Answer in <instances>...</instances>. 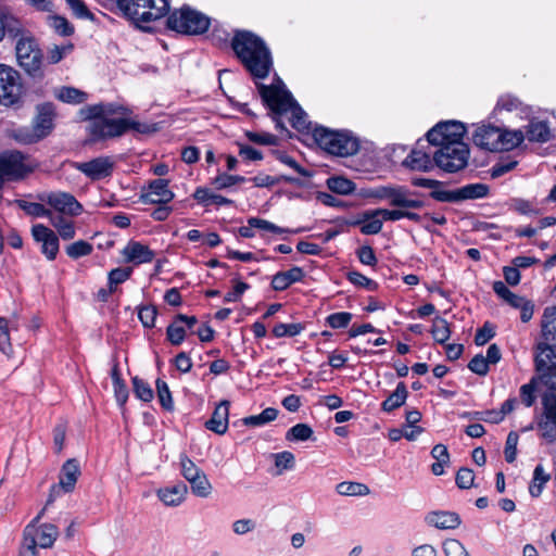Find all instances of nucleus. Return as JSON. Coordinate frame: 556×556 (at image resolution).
I'll return each instance as SVG.
<instances>
[{
    "instance_id": "423d86ee",
    "label": "nucleus",
    "mask_w": 556,
    "mask_h": 556,
    "mask_svg": "<svg viewBox=\"0 0 556 556\" xmlns=\"http://www.w3.org/2000/svg\"><path fill=\"white\" fill-rule=\"evenodd\" d=\"M311 174L301 166L295 160L288 155H280V194L283 193L289 198L292 193L287 189L286 185H294L298 198H306L309 188Z\"/></svg>"
},
{
    "instance_id": "72a5a7b5",
    "label": "nucleus",
    "mask_w": 556,
    "mask_h": 556,
    "mask_svg": "<svg viewBox=\"0 0 556 556\" xmlns=\"http://www.w3.org/2000/svg\"><path fill=\"white\" fill-rule=\"evenodd\" d=\"M18 324L16 319L9 320L0 317V351L9 354L12 352V344L10 340V330H17Z\"/></svg>"
},
{
    "instance_id": "c03bdc74",
    "label": "nucleus",
    "mask_w": 556,
    "mask_h": 556,
    "mask_svg": "<svg viewBox=\"0 0 556 556\" xmlns=\"http://www.w3.org/2000/svg\"><path fill=\"white\" fill-rule=\"evenodd\" d=\"M277 416H278L277 409L273 408V407H268V408L264 409L258 415H253V416L244 418L243 422L247 426H254V427L264 426L270 421H274L277 418Z\"/></svg>"
},
{
    "instance_id": "c756f323",
    "label": "nucleus",
    "mask_w": 556,
    "mask_h": 556,
    "mask_svg": "<svg viewBox=\"0 0 556 556\" xmlns=\"http://www.w3.org/2000/svg\"><path fill=\"white\" fill-rule=\"evenodd\" d=\"M53 94L58 101L68 104H79L89 100L87 92L70 86L55 88Z\"/></svg>"
},
{
    "instance_id": "473e14b6",
    "label": "nucleus",
    "mask_w": 556,
    "mask_h": 556,
    "mask_svg": "<svg viewBox=\"0 0 556 556\" xmlns=\"http://www.w3.org/2000/svg\"><path fill=\"white\" fill-rule=\"evenodd\" d=\"M408 391L404 382L397 383L394 392L388 396V399L381 404V408L384 412H392L406 402Z\"/></svg>"
},
{
    "instance_id": "49530a36",
    "label": "nucleus",
    "mask_w": 556,
    "mask_h": 556,
    "mask_svg": "<svg viewBox=\"0 0 556 556\" xmlns=\"http://www.w3.org/2000/svg\"><path fill=\"white\" fill-rule=\"evenodd\" d=\"M20 22L12 15L0 12V41L7 33L17 35Z\"/></svg>"
},
{
    "instance_id": "8fccbe9b",
    "label": "nucleus",
    "mask_w": 556,
    "mask_h": 556,
    "mask_svg": "<svg viewBox=\"0 0 556 556\" xmlns=\"http://www.w3.org/2000/svg\"><path fill=\"white\" fill-rule=\"evenodd\" d=\"M180 468L181 475L188 482L195 479L197 477L204 472L186 455L180 457Z\"/></svg>"
},
{
    "instance_id": "13d9d810",
    "label": "nucleus",
    "mask_w": 556,
    "mask_h": 556,
    "mask_svg": "<svg viewBox=\"0 0 556 556\" xmlns=\"http://www.w3.org/2000/svg\"><path fill=\"white\" fill-rule=\"evenodd\" d=\"M518 441L519 437L516 432L511 431L508 433L504 451L507 463H513L516 459Z\"/></svg>"
},
{
    "instance_id": "bf43d9fd",
    "label": "nucleus",
    "mask_w": 556,
    "mask_h": 556,
    "mask_svg": "<svg viewBox=\"0 0 556 556\" xmlns=\"http://www.w3.org/2000/svg\"><path fill=\"white\" fill-rule=\"evenodd\" d=\"M352 319V314L348 312L333 313L327 317V323L331 328L339 329L346 327Z\"/></svg>"
},
{
    "instance_id": "e433bc0d",
    "label": "nucleus",
    "mask_w": 556,
    "mask_h": 556,
    "mask_svg": "<svg viewBox=\"0 0 556 556\" xmlns=\"http://www.w3.org/2000/svg\"><path fill=\"white\" fill-rule=\"evenodd\" d=\"M336 491L342 496H366L369 494V488L361 482L343 481L336 485Z\"/></svg>"
},
{
    "instance_id": "c85d7f7f",
    "label": "nucleus",
    "mask_w": 556,
    "mask_h": 556,
    "mask_svg": "<svg viewBox=\"0 0 556 556\" xmlns=\"http://www.w3.org/2000/svg\"><path fill=\"white\" fill-rule=\"evenodd\" d=\"M357 224L361 226V231L364 235H376L382 229V214L378 213V208L366 211L362 214V217L357 220Z\"/></svg>"
},
{
    "instance_id": "6e6552de",
    "label": "nucleus",
    "mask_w": 556,
    "mask_h": 556,
    "mask_svg": "<svg viewBox=\"0 0 556 556\" xmlns=\"http://www.w3.org/2000/svg\"><path fill=\"white\" fill-rule=\"evenodd\" d=\"M45 515L42 508L38 515L25 527L23 541L35 548H50L59 536L58 528L52 523H39Z\"/></svg>"
},
{
    "instance_id": "f03ea898",
    "label": "nucleus",
    "mask_w": 556,
    "mask_h": 556,
    "mask_svg": "<svg viewBox=\"0 0 556 556\" xmlns=\"http://www.w3.org/2000/svg\"><path fill=\"white\" fill-rule=\"evenodd\" d=\"M106 108L89 106L80 111V117L89 121L87 131L93 141L117 138L128 130L139 134H151L157 130L155 124L141 123Z\"/></svg>"
},
{
    "instance_id": "37998d69",
    "label": "nucleus",
    "mask_w": 556,
    "mask_h": 556,
    "mask_svg": "<svg viewBox=\"0 0 556 556\" xmlns=\"http://www.w3.org/2000/svg\"><path fill=\"white\" fill-rule=\"evenodd\" d=\"M18 206L29 216L33 217H48L53 215L50 208H47L42 203L18 201Z\"/></svg>"
},
{
    "instance_id": "603ef678",
    "label": "nucleus",
    "mask_w": 556,
    "mask_h": 556,
    "mask_svg": "<svg viewBox=\"0 0 556 556\" xmlns=\"http://www.w3.org/2000/svg\"><path fill=\"white\" fill-rule=\"evenodd\" d=\"M156 392L162 407H164L167 410H172L174 407V403L169 388L165 381L161 379L156 380Z\"/></svg>"
},
{
    "instance_id": "ea45409f",
    "label": "nucleus",
    "mask_w": 556,
    "mask_h": 556,
    "mask_svg": "<svg viewBox=\"0 0 556 556\" xmlns=\"http://www.w3.org/2000/svg\"><path fill=\"white\" fill-rule=\"evenodd\" d=\"M193 198L203 204H215V205H225L230 203V201L219 194H216L214 192H211L206 188H198L194 193Z\"/></svg>"
},
{
    "instance_id": "f3484780",
    "label": "nucleus",
    "mask_w": 556,
    "mask_h": 556,
    "mask_svg": "<svg viewBox=\"0 0 556 556\" xmlns=\"http://www.w3.org/2000/svg\"><path fill=\"white\" fill-rule=\"evenodd\" d=\"M543 416L538 424L544 439L556 440V392L546 393L542 400Z\"/></svg>"
},
{
    "instance_id": "7ed1b4c3",
    "label": "nucleus",
    "mask_w": 556,
    "mask_h": 556,
    "mask_svg": "<svg viewBox=\"0 0 556 556\" xmlns=\"http://www.w3.org/2000/svg\"><path fill=\"white\" fill-rule=\"evenodd\" d=\"M313 138L320 149L336 156H351L359 150V139L348 129H331L316 125Z\"/></svg>"
},
{
    "instance_id": "58836bf2",
    "label": "nucleus",
    "mask_w": 556,
    "mask_h": 556,
    "mask_svg": "<svg viewBox=\"0 0 556 556\" xmlns=\"http://www.w3.org/2000/svg\"><path fill=\"white\" fill-rule=\"evenodd\" d=\"M189 483L191 492L198 497L207 498L213 492V485L204 472L189 481Z\"/></svg>"
},
{
    "instance_id": "a211bd4d",
    "label": "nucleus",
    "mask_w": 556,
    "mask_h": 556,
    "mask_svg": "<svg viewBox=\"0 0 556 556\" xmlns=\"http://www.w3.org/2000/svg\"><path fill=\"white\" fill-rule=\"evenodd\" d=\"M80 476V466L75 458L67 459L60 471L59 483L52 485L49 502L53 501V495H59L60 491L70 493L75 489L76 482Z\"/></svg>"
},
{
    "instance_id": "39448f33",
    "label": "nucleus",
    "mask_w": 556,
    "mask_h": 556,
    "mask_svg": "<svg viewBox=\"0 0 556 556\" xmlns=\"http://www.w3.org/2000/svg\"><path fill=\"white\" fill-rule=\"evenodd\" d=\"M119 10L136 24L150 23L165 16L168 0H119Z\"/></svg>"
},
{
    "instance_id": "4468645a",
    "label": "nucleus",
    "mask_w": 556,
    "mask_h": 556,
    "mask_svg": "<svg viewBox=\"0 0 556 556\" xmlns=\"http://www.w3.org/2000/svg\"><path fill=\"white\" fill-rule=\"evenodd\" d=\"M22 88L18 72L9 65L0 64V102L15 104L22 94Z\"/></svg>"
},
{
    "instance_id": "aec40b11",
    "label": "nucleus",
    "mask_w": 556,
    "mask_h": 556,
    "mask_svg": "<svg viewBox=\"0 0 556 556\" xmlns=\"http://www.w3.org/2000/svg\"><path fill=\"white\" fill-rule=\"evenodd\" d=\"M141 199L144 203L166 204L174 199V192L168 187L165 179H155L143 189Z\"/></svg>"
},
{
    "instance_id": "2eb2a0df",
    "label": "nucleus",
    "mask_w": 556,
    "mask_h": 556,
    "mask_svg": "<svg viewBox=\"0 0 556 556\" xmlns=\"http://www.w3.org/2000/svg\"><path fill=\"white\" fill-rule=\"evenodd\" d=\"M535 366L543 382L551 388H556V354L546 343L538 345Z\"/></svg>"
},
{
    "instance_id": "cd10ccee",
    "label": "nucleus",
    "mask_w": 556,
    "mask_h": 556,
    "mask_svg": "<svg viewBox=\"0 0 556 556\" xmlns=\"http://www.w3.org/2000/svg\"><path fill=\"white\" fill-rule=\"evenodd\" d=\"M228 417H229V402H220L210 420L206 421V428L214 431L217 434H223L228 429Z\"/></svg>"
},
{
    "instance_id": "a878e982",
    "label": "nucleus",
    "mask_w": 556,
    "mask_h": 556,
    "mask_svg": "<svg viewBox=\"0 0 556 556\" xmlns=\"http://www.w3.org/2000/svg\"><path fill=\"white\" fill-rule=\"evenodd\" d=\"M389 204L403 210L420 208L424 206V202L414 192L401 186H393Z\"/></svg>"
},
{
    "instance_id": "a19ab883",
    "label": "nucleus",
    "mask_w": 556,
    "mask_h": 556,
    "mask_svg": "<svg viewBox=\"0 0 556 556\" xmlns=\"http://www.w3.org/2000/svg\"><path fill=\"white\" fill-rule=\"evenodd\" d=\"M458 202L469 199H480L486 195L488 187L482 184H472L457 189Z\"/></svg>"
},
{
    "instance_id": "b1692460",
    "label": "nucleus",
    "mask_w": 556,
    "mask_h": 556,
    "mask_svg": "<svg viewBox=\"0 0 556 556\" xmlns=\"http://www.w3.org/2000/svg\"><path fill=\"white\" fill-rule=\"evenodd\" d=\"M157 498L167 507L180 506L188 494V488L179 482L173 485H166L156 490Z\"/></svg>"
},
{
    "instance_id": "f8f14e48",
    "label": "nucleus",
    "mask_w": 556,
    "mask_h": 556,
    "mask_svg": "<svg viewBox=\"0 0 556 556\" xmlns=\"http://www.w3.org/2000/svg\"><path fill=\"white\" fill-rule=\"evenodd\" d=\"M41 202L50 206L53 210L55 216H70L76 217L84 211L83 205L76 200V198L67 192L54 191L39 195Z\"/></svg>"
},
{
    "instance_id": "09e8293b",
    "label": "nucleus",
    "mask_w": 556,
    "mask_h": 556,
    "mask_svg": "<svg viewBox=\"0 0 556 556\" xmlns=\"http://www.w3.org/2000/svg\"><path fill=\"white\" fill-rule=\"evenodd\" d=\"M112 380H113V388H114V394L117 403L123 406L127 399H128V390L125 383L122 381L118 371L116 368L112 371Z\"/></svg>"
},
{
    "instance_id": "2f4dec72",
    "label": "nucleus",
    "mask_w": 556,
    "mask_h": 556,
    "mask_svg": "<svg viewBox=\"0 0 556 556\" xmlns=\"http://www.w3.org/2000/svg\"><path fill=\"white\" fill-rule=\"evenodd\" d=\"M542 333L544 339L556 349V307H547L543 315Z\"/></svg>"
},
{
    "instance_id": "f257e3e1",
    "label": "nucleus",
    "mask_w": 556,
    "mask_h": 556,
    "mask_svg": "<svg viewBox=\"0 0 556 556\" xmlns=\"http://www.w3.org/2000/svg\"><path fill=\"white\" fill-rule=\"evenodd\" d=\"M231 48L255 81L264 104H278V79L274 78L270 85L260 83L274 70L273 54L266 42L252 31L240 29L233 34Z\"/></svg>"
},
{
    "instance_id": "a18cd8bd",
    "label": "nucleus",
    "mask_w": 556,
    "mask_h": 556,
    "mask_svg": "<svg viewBox=\"0 0 556 556\" xmlns=\"http://www.w3.org/2000/svg\"><path fill=\"white\" fill-rule=\"evenodd\" d=\"M431 333L438 343L446 342L451 337V330L445 319L437 317L433 320Z\"/></svg>"
},
{
    "instance_id": "bb28decb",
    "label": "nucleus",
    "mask_w": 556,
    "mask_h": 556,
    "mask_svg": "<svg viewBox=\"0 0 556 556\" xmlns=\"http://www.w3.org/2000/svg\"><path fill=\"white\" fill-rule=\"evenodd\" d=\"M427 525L441 530L455 529L460 525V518L452 511H431L426 516Z\"/></svg>"
},
{
    "instance_id": "7c9ffc66",
    "label": "nucleus",
    "mask_w": 556,
    "mask_h": 556,
    "mask_svg": "<svg viewBox=\"0 0 556 556\" xmlns=\"http://www.w3.org/2000/svg\"><path fill=\"white\" fill-rule=\"evenodd\" d=\"M71 218L70 216H55V214L50 216V224L56 230L58 237L63 240H72L76 236L75 223Z\"/></svg>"
},
{
    "instance_id": "c9c22d12",
    "label": "nucleus",
    "mask_w": 556,
    "mask_h": 556,
    "mask_svg": "<svg viewBox=\"0 0 556 556\" xmlns=\"http://www.w3.org/2000/svg\"><path fill=\"white\" fill-rule=\"evenodd\" d=\"M551 476L549 473L545 472L542 465H538L534 468L533 477L529 485V493L532 497H539L545 484L549 481Z\"/></svg>"
},
{
    "instance_id": "ddd939ff",
    "label": "nucleus",
    "mask_w": 556,
    "mask_h": 556,
    "mask_svg": "<svg viewBox=\"0 0 556 556\" xmlns=\"http://www.w3.org/2000/svg\"><path fill=\"white\" fill-rule=\"evenodd\" d=\"M53 117L51 106H42L35 118L33 131L20 130L14 135L15 139L23 143H33L45 138L53 128Z\"/></svg>"
},
{
    "instance_id": "de8ad7c7",
    "label": "nucleus",
    "mask_w": 556,
    "mask_h": 556,
    "mask_svg": "<svg viewBox=\"0 0 556 556\" xmlns=\"http://www.w3.org/2000/svg\"><path fill=\"white\" fill-rule=\"evenodd\" d=\"M92 245L84 240H78L66 247V253L71 258H79L91 254Z\"/></svg>"
},
{
    "instance_id": "052dcab7",
    "label": "nucleus",
    "mask_w": 556,
    "mask_h": 556,
    "mask_svg": "<svg viewBox=\"0 0 556 556\" xmlns=\"http://www.w3.org/2000/svg\"><path fill=\"white\" fill-rule=\"evenodd\" d=\"M50 26L62 36H68L74 31L73 26L68 23L65 17L52 16L50 18Z\"/></svg>"
},
{
    "instance_id": "338daca9",
    "label": "nucleus",
    "mask_w": 556,
    "mask_h": 556,
    "mask_svg": "<svg viewBox=\"0 0 556 556\" xmlns=\"http://www.w3.org/2000/svg\"><path fill=\"white\" fill-rule=\"evenodd\" d=\"M73 14L78 18H91L92 14L83 0H65Z\"/></svg>"
},
{
    "instance_id": "9d476101",
    "label": "nucleus",
    "mask_w": 556,
    "mask_h": 556,
    "mask_svg": "<svg viewBox=\"0 0 556 556\" xmlns=\"http://www.w3.org/2000/svg\"><path fill=\"white\" fill-rule=\"evenodd\" d=\"M15 53L18 65L28 75H41L42 53L34 38L22 36L16 41Z\"/></svg>"
},
{
    "instance_id": "f704fd0d",
    "label": "nucleus",
    "mask_w": 556,
    "mask_h": 556,
    "mask_svg": "<svg viewBox=\"0 0 556 556\" xmlns=\"http://www.w3.org/2000/svg\"><path fill=\"white\" fill-rule=\"evenodd\" d=\"M527 138L530 141L546 142L551 138V129L543 121L530 122L527 130Z\"/></svg>"
},
{
    "instance_id": "5701e85b",
    "label": "nucleus",
    "mask_w": 556,
    "mask_h": 556,
    "mask_svg": "<svg viewBox=\"0 0 556 556\" xmlns=\"http://www.w3.org/2000/svg\"><path fill=\"white\" fill-rule=\"evenodd\" d=\"M122 255L127 263L140 265L144 263H151L155 257L154 251L148 245L130 240L122 250Z\"/></svg>"
},
{
    "instance_id": "3c124183",
    "label": "nucleus",
    "mask_w": 556,
    "mask_h": 556,
    "mask_svg": "<svg viewBox=\"0 0 556 556\" xmlns=\"http://www.w3.org/2000/svg\"><path fill=\"white\" fill-rule=\"evenodd\" d=\"M304 276L301 267L294 266L280 273V290L288 288L292 283L300 281Z\"/></svg>"
},
{
    "instance_id": "4be33fe9",
    "label": "nucleus",
    "mask_w": 556,
    "mask_h": 556,
    "mask_svg": "<svg viewBox=\"0 0 556 556\" xmlns=\"http://www.w3.org/2000/svg\"><path fill=\"white\" fill-rule=\"evenodd\" d=\"M198 324L194 316L178 315L167 327V339L174 345H179L185 340L187 332L192 331Z\"/></svg>"
},
{
    "instance_id": "dca6fc26",
    "label": "nucleus",
    "mask_w": 556,
    "mask_h": 556,
    "mask_svg": "<svg viewBox=\"0 0 556 556\" xmlns=\"http://www.w3.org/2000/svg\"><path fill=\"white\" fill-rule=\"evenodd\" d=\"M31 236L40 244V251L46 258L55 260L60 250V241L55 231L43 224H36L31 227Z\"/></svg>"
},
{
    "instance_id": "69168bd1",
    "label": "nucleus",
    "mask_w": 556,
    "mask_h": 556,
    "mask_svg": "<svg viewBox=\"0 0 556 556\" xmlns=\"http://www.w3.org/2000/svg\"><path fill=\"white\" fill-rule=\"evenodd\" d=\"M156 314L154 306H142L139 309L138 317L144 327L151 328L154 326Z\"/></svg>"
},
{
    "instance_id": "4c0bfd02",
    "label": "nucleus",
    "mask_w": 556,
    "mask_h": 556,
    "mask_svg": "<svg viewBox=\"0 0 556 556\" xmlns=\"http://www.w3.org/2000/svg\"><path fill=\"white\" fill-rule=\"evenodd\" d=\"M327 187L338 194L348 195L355 190V184L342 176H334L327 179Z\"/></svg>"
},
{
    "instance_id": "6ab92c4d",
    "label": "nucleus",
    "mask_w": 556,
    "mask_h": 556,
    "mask_svg": "<svg viewBox=\"0 0 556 556\" xmlns=\"http://www.w3.org/2000/svg\"><path fill=\"white\" fill-rule=\"evenodd\" d=\"M114 166L115 161L111 156H99L91 161L76 164V168L92 180L110 176Z\"/></svg>"
},
{
    "instance_id": "4d7b16f0",
    "label": "nucleus",
    "mask_w": 556,
    "mask_h": 556,
    "mask_svg": "<svg viewBox=\"0 0 556 556\" xmlns=\"http://www.w3.org/2000/svg\"><path fill=\"white\" fill-rule=\"evenodd\" d=\"M446 556H470L466 547L455 539H448L443 543Z\"/></svg>"
},
{
    "instance_id": "79ce46f5",
    "label": "nucleus",
    "mask_w": 556,
    "mask_h": 556,
    "mask_svg": "<svg viewBox=\"0 0 556 556\" xmlns=\"http://www.w3.org/2000/svg\"><path fill=\"white\" fill-rule=\"evenodd\" d=\"M313 429L306 424H296L286 432L289 442L307 441L313 435Z\"/></svg>"
},
{
    "instance_id": "393cba45",
    "label": "nucleus",
    "mask_w": 556,
    "mask_h": 556,
    "mask_svg": "<svg viewBox=\"0 0 556 556\" xmlns=\"http://www.w3.org/2000/svg\"><path fill=\"white\" fill-rule=\"evenodd\" d=\"M402 164L405 168L416 172H429L435 165L433 156L420 148L413 149Z\"/></svg>"
},
{
    "instance_id": "5fc2aeb1",
    "label": "nucleus",
    "mask_w": 556,
    "mask_h": 556,
    "mask_svg": "<svg viewBox=\"0 0 556 556\" xmlns=\"http://www.w3.org/2000/svg\"><path fill=\"white\" fill-rule=\"evenodd\" d=\"M134 392L136 396L144 402H150L153 399V391L150 386L142 379L135 377L132 379Z\"/></svg>"
},
{
    "instance_id": "774afa93",
    "label": "nucleus",
    "mask_w": 556,
    "mask_h": 556,
    "mask_svg": "<svg viewBox=\"0 0 556 556\" xmlns=\"http://www.w3.org/2000/svg\"><path fill=\"white\" fill-rule=\"evenodd\" d=\"M475 480V473L469 468H460L456 475V484L460 489H469L472 486Z\"/></svg>"
},
{
    "instance_id": "680f3d73",
    "label": "nucleus",
    "mask_w": 556,
    "mask_h": 556,
    "mask_svg": "<svg viewBox=\"0 0 556 556\" xmlns=\"http://www.w3.org/2000/svg\"><path fill=\"white\" fill-rule=\"evenodd\" d=\"M245 180L243 176L222 174L214 179V185L217 189H225Z\"/></svg>"
},
{
    "instance_id": "864d4df0",
    "label": "nucleus",
    "mask_w": 556,
    "mask_h": 556,
    "mask_svg": "<svg viewBox=\"0 0 556 556\" xmlns=\"http://www.w3.org/2000/svg\"><path fill=\"white\" fill-rule=\"evenodd\" d=\"M431 198L440 202H458V193L457 189L450 190L442 187L439 181V187H434V189L430 193Z\"/></svg>"
},
{
    "instance_id": "0eeeda50",
    "label": "nucleus",
    "mask_w": 556,
    "mask_h": 556,
    "mask_svg": "<svg viewBox=\"0 0 556 556\" xmlns=\"http://www.w3.org/2000/svg\"><path fill=\"white\" fill-rule=\"evenodd\" d=\"M210 24L208 16L190 7H182L172 12L167 18L170 29L185 35L203 34L208 29Z\"/></svg>"
},
{
    "instance_id": "9b49d317",
    "label": "nucleus",
    "mask_w": 556,
    "mask_h": 556,
    "mask_svg": "<svg viewBox=\"0 0 556 556\" xmlns=\"http://www.w3.org/2000/svg\"><path fill=\"white\" fill-rule=\"evenodd\" d=\"M469 160V148L466 143L453 144L437 149L433 153V161L435 165L446 172L456 173L464 169Z\"/></svg>"
},
{
    "instance_id": "1a4fd4ad",
    "label": "nucleus",
    "mask_w": 556,
    "mask_h": 556,
    "mask_svg": "<svg viewBox=\"0 0 556 556\" xmlns=\"http://www.w3.org/2000/svg\"><path fill=\"white\" fill-rule=\"evenodd\" d=\"M466 128L464 124L456 121L438 123L427 132V140L430 144L442 149L453 144H463Z\"/></svg>"
},
{
    "instance_id": "412c9836",
    "label": "nucleus",
    "mask_w": 556,
    "mask_h": 556,
    "mask_svg": "<svg viewBox=\"0 0 556 556\" xmlns=\"http://www.w3.org/2000/svg\"><path fill=\"white\" fill-rule=\"evenodd\" d=\"M280 118L286 119L296 131L313 135L315 126L312 125L302 106H280Z\"/></svg>"
},
{
    "instance_id": "20e7f679",
    "label": "nucleus",
    "mask_w": 556,
    "mask_h": 556,
    "mask_svg": "<svg viewBox=\"0 0 556 556\" xmlns=\"http://www.w3.org/2000/svg\"><path fill=\"white\" fill-rule=\"evenodd\" d=\"M472 137L478 147L492 152L513 150L525 140L521 130L504 129L490 124L477 126Z\"/></svg>"
},
{
    "instance_id": "e2e57ef3",
    "label": "nucleus",
    "mask_w": 556,
    "mask_h": 556,
    "mask_svg": "<svg viewBox=\"0 0 556 556\" xmlns=\"http://www.w3.org/2000/svg\"><path fill=\"white\" fill-rule=\"evenodd\" d=\"M131 275L130 268H115L109 274V283L111 291L114 286H117L124 281H126Z\"/></svg>"
},
{
    "instance_id": "0e129e2a",
    "label": "nucleus",
    "mask_w": 556,
    "mask_h": 556,
    "mask_svg": "<svg viewBox=\"0 0 556 556\" xmlns=\"http://www.w3.org/2000/svg\"><path fill=\"white\" fill-rule=\"evenodd\" d=\"M489 365L488 359L483 355L478 354L469 362L468 368L479 376H484L489 371Z\"/></svg>"
},
{
    "instance_id": "6e6d98bb",
    "label": "nucleus",
    "mask_w": 556,
    "mask_h": 556,
    "mask_svg": "<svg viewBox=\"0 0 556 556\" xmlns=\"http://www.w3.org/2000/svg\"><path fill=\"white\" fill-rule=\"evenodd\" d=\"M74 49L72 43L53 46L48 52V60L52 64L59 63L63 58L68 55Z\"/></svg>"
}]
</instances>
